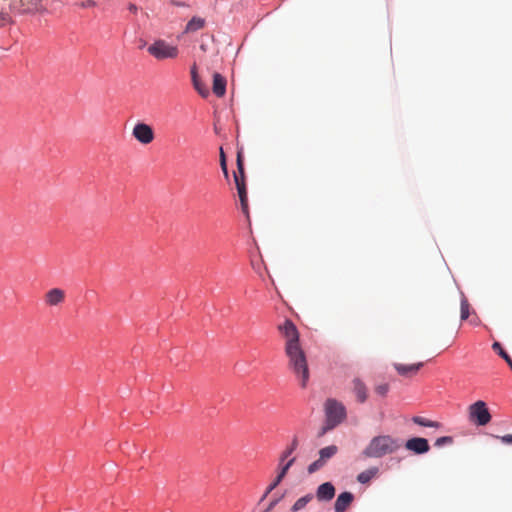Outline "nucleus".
<instances>
[{
    "label": "nucleus",
    "mask_w": 512,
    "mask_h": 512,
    "mask_svg": "<svg viewBox=\"0 0 512 512\" xmlns=\"http://www.w3.org/2000/svg\"><path fill=\"white\" fill-rule=\"evenodd\" d=\"M280 334L285 338V355L288 359V369L294 374L302 388H306L310 371L306 353L300 345V335L295 324L286 319L278 326Z\"/></svg>",
    "instance_id": "nucleus-1"
},
{
    "label": "nucleus",
    "mask_w": 512,
    "mask_h": 512,
    "mask_svg": "<svg viewBox=\"0 0 512 512\" xmlns=\"http://www.w3.org/2000/svg\"><path fill=\"white\" fill-rule=\"evenodd\" d=\"M402 443L400 439L391 435H378L373 437L362 451L365 458H382L398 451Z\"/></svg>",
    "instance_id": "nucleus-2"
},
{
    "label": "nucleus",
    "mask_w": 512,
    "mask_h": 512,
    "mask_svg": "<svg viewBox=\"0 0 512 512\" xmlns=\"http://www.w3.org/2000/svg\"><path fill=\"white\" fill-rule=\"evenodd\" d=\"M237 172L234 173V180L236 184V188L238 191V196L241 202V207L244 213L248 210V203H247V191H246V185H245V173H244V163H243V156L242 151L237 152Z\"/></svg>",
    "instance_id": "nucleus-3"
},
{
    "label": "nucleus",
    "mask_w": 512,
    "mask_h": 512,
    "mask_svg": "<svg viewBox=\"0 0 512 512\" xmlns=\"http://www.w3.org/2000/svg\"><path fill=\"white\" fill-rule=\"evenodd\" d=\"M147 51L158 60L174 59L179 54V50L176 46H172L164 40L155 41L148 47Z\"/></svg>",
    "instance_id": "nucleus-4"
},
{
    "label": "nucleus",
    "mask_w": 512,
    "mask_h": 512,
    "mask_svg": "<svg viewBox=\"0 0 512 512\" xmlns=\"http://www.w3.org/2000/svg\"><path fill=\"white\" fill-rule=\"evenodd\" d=\"M328 425L333 428L343 421L346 416L345 407L335 399H328L325 404Z\"/></svg>",
    "instance_id": "nucleus-5"
},
{
    "label": "nucleus",
    "mask_w": 512,
    "mask_h": 512,
    "mask_svg": "<svg viewBox=\"0 0 512 512\" xmlns=\"http://www.w3.org/2000/svg\"><path fill=\"white\" fill-rule=\"evenodd\" d=\"M469 419L479 426L488 424L491 415L484 401H477L469 407Z\"/></svg>",
    "instance_id": "nucleus-6"
},
{
    "label": "nucleus",
    "mask_w": 512,
    "mask_h": 512,
    "mask_svg": "<svg viewBox=\"0 0 512 512\" xmlns=\"http://www.w3.org/2000/svg\"><path fill=\"white\" fill-rule=\"evenodd\" d=\"M132 136L142 145L152 143L155 138L153 128L143 122L135 124L132 130Z\"/></svg>",
    "instance_id": "nucleus-7"
},
{
    "label": "nucleus",
    "mask_w": 512,
    "mask_h": 512,
    "mask_svg": "<svg viewBox=\"0 0 512 512\" xmlns=\"http://www.w3.org/2000/svg\"><path fill=\"white\" fill-rule=\"evenodd\" d=\"M338 452V447L336 445H330L327 447L322 448L319 451V458L312 462L308 468L307 471L309 474H313L319 469H321L326 462L331 459L336 453Z\"/></svg>",
    "instance_id": "nucleus-8"
},
{
    "label": "nucleus",
    "mask_w": 512,
    "mask_h": 512,
    "mask_svg": "<svg viewBox=\"0 0 512 512\" xmlns=\"http://www.w3.org/2000/svg\"><path fill=\"white\" fill-rule=\"evenodd\" d=\"M65 291L61 288H52L44 295L45 304L48 306H58L65 301Z\"/></svg>",
    "instance_id": "nucleus-9"
},
{
    "label": "nucleus",
    "mask_w": 512,
    "mask_h": 512,
    "mask_svg": "<svg viewBox=\"0 0 512 512\" xmlns=\"http://www.w3.org/2000/svg\"><path fill=\"white\" fill-rule=\"evenodd\" d=\"M405 447L407 450L413 451L416 454H423L429 451V443L425 438L415 437L406 441Z\"/></svg>",
    "instance_id": "nucleus-10"
},
{
    "label": "nucleus",
    "mask_w": 512,
    "mask_h": 512,
    "mask_svg": "<svg viewBox=\"0 0 512 512\" xmlns=\"http://www.w3.org/2000/svg\"><path fill=\"white\" fill-rule=\"evenodd\" d=\"M354 495L351 492H343L338 495L335 504V512H345L347 508L352 504Z\"/></svg>",
    "instance_id": "nucleus-11"
},
{
    "label": "nucleus",
    "mask_w": 512,
    "mask_h": 512,
    "mask_svg": "<svg viewBox=\"0 0 512 512\" xmlns=\"http://www.w3.org/2000/svg\"><path fill=\"white\" fill-rule=\"evenodd\" d=\"M335 496V488L330 482L321 484L316 491V497L319 501H330Z\"/></svg>",
    "instance_id": "nucleus-12"
},
{
    "label": "nucleus",
    "mask_w": 512,
    "mask_h": 512,
    "mask_svg": "<svg viewBox=\"0 0 512 512\" xmlns=\"http://www.w3.org/2000/svg\"><path fill=\"white\" fill-rule=\"evenodd\" d=\"M20 11L22 13H37L44 11L41 0H20Z\"/></svg>",
    "instance_id": "nucleus-13"
},
{
    "label": "nucleus",
    "mask_w": 512,
    "mask_h": 512,
    "mask_svg": "<svg viewBox=\"0 0 512 512\" xmlns=\"http://www.w3.org/2000/svg\"><path fill=\"white\" fill-rule=\"evenodd\" d=\"M423 366L422 362L410 364V365H404L400 363H395L394 368L395 370L401 375L405 377H410L415 375Z\"/></svg>",
    "instance_id": "nucleus-14"
},
{
    "label": "nucleus",
    "mask_w": 512,
    "mask_h": 512,
    "mask_svg": "<svg viewBox=\"0 0 512 512\" xmlns=\"http://www.w3.org/2000/svg\"><path fill=\"white\" fill-rule=\"evenodd\" d=\"M226 79L220 74L215 72L213 74L212 91L217 97H223L226 93Z\"/></svg>",
    "instance_id": "nucleus-15"
},
{
    "label": "nucleus",
    "mask_w": 512,
    "mask_h": 512,
    "mask_svg": "<svg viewBox=\"0 0 512 512\" xmlns=\"http://www.w3.org/2000/svg\"><path fill=\"white\" fill-rule=\"evenodd\" d=\"M352 384L353 392L355 393L357 400L360 403H364L368 398L367 387L365 383L359 378H354Z\"/></svg>",
    "instance_id": "nucleus-16"
},
{
    "label": "nucleus",
    "mask_w": 512,
    "mask_h": 512,
    "mask_svg": "<svg viewBox=\"0 0 512 512\" xmlns=\"http://www.w3.org/2000/svg\"><path fill=\"white\" fill-rule=\"evenodd\" d=\"M205 26V19L201 17H193L185 27V33H194L201 30Z\"/></svg>",
    "instance_id": "nucleus-17"
},
{
    "label": "nucleus",
    "mask_w": 512,
    "mask_h": 512,
    "mask_svg": "<svg viewBox=\"0 0 512 512\" xmlns=\"http://www.w3.org/2000/svg\"><path fill=\"white\" fill-rule=\"evenodd\" d=\"M378 468L377 467H371L367 470L362 471L357 476V481L361 484L368 483L373 477H375L378 474Z\"/></svg>",
    "instance_id": "nucleus-18"
},
{
    "label": "nucleus",
    "mask_w": 512,
    "mask_h": 512,
    "mask_svg": "<svg viewBox=\"0 0 512 512\" xmlns=\"http://www.w3.org/2000/svg\"><path fill=\"white\" fill-rule=\"evenodd\" d=\"M313 499L311 494H307L301 498H299L294 505L292 506V512H297L306 507V505Z\"/></svg>",
    "instance_id": "nucleus-19"
},
{
    "label": "nucleus",
    "mask_w": 512,
    "mask_h": 512,
    "mask_svg": "<svg viewBox=\"0 0 512 512\" xmlns=\"http://www.w3.org/2000/svg\"><path fill=\"white\" fill-rule=\"evenodd\" d=\"M298 446V439L297 437H294L292 439L291 444L283 451L281 457H280V465L284 462L286 458H288L297 448Z\"/></svg>",
    "instance_id": "nucleus-20"
},
{
    "label": "nucleus",
    "mask_w": 512,
    "mask_h": 512,
    "mask_svg": "<svg viewBox=\"0 0 512 512\" xmlns=\"http://www.w3.org/2000/svg\"><path fill=\"white\" fill-rule=\"evenodd\" d=\"M492 348L508 363V365L512 369V359L507 354V352L502 348L501 344L499 342H494L492 345Z\"/></svg>",
    "instance_id": "nucleus-21"
},
{
    "label": "nucleus",
    "mask_w": 512,
    "mask_h": 512,
    "mask_svg": "<svg viewBox=\"0 0 512 512\" xmlns=\"http://www.w3.org/2000/svg\"><path fill=\"white\" fill-rule=\"evenodd\" d=\"M195 90L203 97L206 98L209 95V89L207 86L199 79L192 81Z\"/></svg>",
    "instance_id": "nucleus-22"
},
{
    "label": "nucleus",
    "mask_w": 512,
    "mask_h": 512,
    "mask_svg": "<svg viewBox=\"0 0 512 512\" xmlns=\"http://www.w3.org/2000/svg\"><path fill=\"white\" fill-rule=\"evenodd\" d=\"M412 420L415 424H418L423 427H438L439 426V424L437 422L425 419L420 416H415V417H413Z\"/></svg>",
    "instance_id": "nucleus-23"
},
{
    "label": "nucleus",
    "mask_w": 512,
    "mask_h": 512,
    "mask_svg": "<svg viewBox=\"0 0 512 512\" xmlns=\"http://www.w3.org/2000/svg\"><path fill=\"white\" fill-rule=\"evenodd\" d=\"M294 462H295V457L289 459L286 464L281 466L279 474L277 476H279V478L283 479L286 476L289 468L294 464Z\"/></svg>",
    "instance_id": "nucleus-24"
},
{
    "label": "nucleus",
    "mask_w": 512,
    "mask_h": 512,
    "mask_svg": "<svg viewBox=\"0 0 512 512\" xmlns=\"http://www.w3.org/2000/svg\"><path fill=\"white\" fill-rule=\"evenodd\" d=\"M469 317V303L466 298L461 300V320H466Z\"/></svg>",
    "instance_id": "nucleus-25"
},
{
    "label": "nucleus",
    "mask_w": 512,
    "mask_h": 512,
    "mask_svg": "<svg viewBox=\"0 0 512 512\" xmlns=\"http://www.w3.org/2000/svg\"><path fill=\"white\" fill-rule=\"evenodd\" d=\"M220 166L223 171V174L226 178H228V170H227V163H226V157L223 149H220Z\"/></svg>",
    "instance_id": "nucleus-26"
},
{
    "label": "nucleus",
    "mask_w": 512,
    "mask_h": 512,
    "mask_svg": "<svg viewBox=\"0 0 512 512\" xmlns=\"http://www.w3.org/2000/svg\"><path fill=\"white\" fill-rule=\"evenodd\" d=\"M388 391H389V385L387 383H382V384L375 386V392L382 397L386 396Z\"/></svg>",
    "instance_id": "nucleus-27"
},
{
    "label": "nucleus",
    "mask_w": 512,
    "mask_h": 512,
    "mask_svg": "<svg viewBox=\"0 0 512 512\" xmlns=\"http://www.w3.org/2000/svg\"><path fill=\"white\" fill-rule=\"evenodd\" d=\"M283 479L282 478H279V476H277L275 478V480L268 486L267 488V491L265 493V496L270 493L272 490H274L279 484L280 482L282 481Z\"/></svg>",
    "instance_id": "nucleus-28"
},
{
    "label": "nucleus",
    "mask_w": 512,
    "mask_h": 512,
    "mask_svg": "<svg viewBox=\"0 0 512 512\" xmlns=\"http://www.w3.org/2000/svg\"><path fill=\"white\" fill-rule=\"evenodd\" d=\"M452 442V438L451 437H447V436H444V437H440L436 440L435 442V445L436 446H442L446 443H451Z\"/></svg>",
    "instance_id": "nucleus-29"
},
{
    "label": "nucleus",
    "mask_w": 512,
    "mask_h": 512,
    "mask_svg": "<svg viewBox=\"0 0 512 512\" xmlns=\"http://www.w3.org/2000/svg\"><path fill=\"white\" fill-rule=\"evenodd\" d=\"M497 438L500 439L501 442L504 444H512V435L511 434H507L504 436H498Z\"/></svg>",
    "instance_id": "nucleus-30"
},
{
    "label": "nucleus",
    "mask_w": 512,
    "mask_h": 512,
    "mask_svg": "<svg viewBox=\"0 0 512 512\" xmlns=\"http://www.w3.org/2000/svg\"><path fill=\"white\" fill-rule=\"evenodd\" d=\"M9 20V16L5 13H0V27L4 26Z\"/></svg>",
    "instance_id": "nucleus-31"
},
{
    "label": "nucleus",
    "mask_w": 512,
    "mask_h": 512,
    "mask_svg": "<svg viewBox=\"0 0 512 512\" xmlns=\"http://www.w3.org/2000/svg\"><path fill=\"white\" fill-rule=\"evenodd\" d=\"M191 78H192V81L199 79L196 64H194L191 68Z\"/></svg>",
    "instance_id": "nucleus-32"
},
{
    "label": "nucleus",
    "mask_w": 512,
    "mask_h": 512,
    "mask_svg": "<svg viewBox=\"0 0 512 512\" xmlns=\"http://www.w3.org/2000/svg\"><path fill=\"white\" fill-rule=\"evenodd\" d=\"M95 5H96V3L93 0H87L81 4V6L84 8L94 7Z\"/></svg>",
    "instance_id": "nucleus-33"
},
{
    "label": "nucleus",
    "mask_w": 512,
    "mask_h": 512,
    "mask_svg": "<svg viewBox=\"0 0 512 512\" xmlns=\"http://www.w3.org/2000/svg\"><path fill=\"white\" fill-rule=\"evenodd\" d=\"M128 9H129V11H130V12H132V13H136V12H137V7H136V5H134V4H132V3H130V4H129Z\"/></svg>",
    "instance_id": "nucleus-34"
},
{
    "label": "nucleus",
    "mask_w": 512,
    "mask_h": 512,
    "mask_svg": "<svg viewBox=\"0 0 512 512\" xmlns=\"http://www.w3.org/2000/svg\"><path fill=\"white\" fill-rule=\"evenodd\" d=\"M277 503V501H273L270 505V507H273L275 504Z\"/></svg>",
    "instance_id": "nucleus-35"
}]
</instances>
